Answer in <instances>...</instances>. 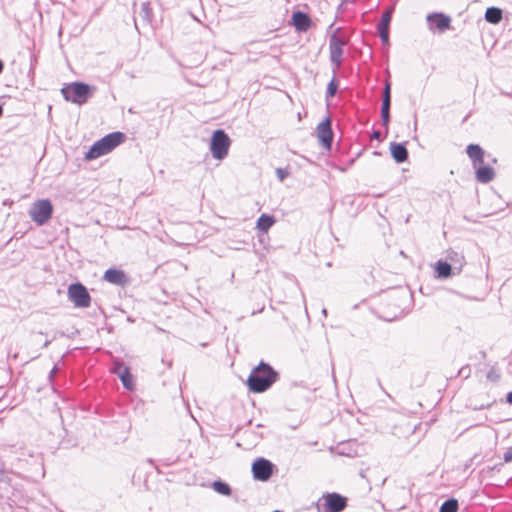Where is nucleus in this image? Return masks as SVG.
I'll list each match as a JSON object with an SVG mask.
<instances>
[{
  "instance_id": "9d476101",
  "label": "nucleus",
  "mask_w": 512,
  "mask_h": 512,
  "mask_svg": "<svg viewBox=\"0 0 512 512\" xmlns=\"http://www.w3.org/2000/svg\"><path fill=\"white\" fill-rule=\"evenodd\" d=\"M252 472L255 479L267 481L273 473V464L269 460L259 458L253 463Z\"/></svg>"
},
{
  "instance_id": "393cba45",
  "label": "nucleus",
  "mask_w": 512,
  "mask_h": 512,
  "mask_svg": "<svg viewBox=\"0 0 512 512\" xmlns=\"http://www.w3.org/2000/svg\"><path fill=\"white\" fill-rule=\"evenodd\" d=\"M338 89V82L335 78H333L327 85L326 90V99L332 98L335 96Z\"/></svg>"
},
{
  "instance_id": "f3484780",
  "label": "nucleus",
  "mask_w": 512,
  "mask_h": 512,
  "mask_svg": "<svg viewBox=\"0 0 512 512\" xmlns=\"http://www.w3.org/2000/svg\"><path fill=\"white\" fill-rule=\"evenodd\" d=\"M275 223V219L273 216L262 214L256 223V227L259 231L267 232Z\"/></svg>"
},
{
  "instance_id": "20e7f679",
  "label": "nucleus",
  "mask_w": 512,
  "mask_h": 512,
  "mask_svg": "<svg viewBox=\"0 0 512 512\" xmlns=\"http://www.w3.org/2000/svg\"><path fill=\"white\" fill-rule=\"evenodd\" d=\"M53 206L50 200L41 199L35 201L30 209L29 216L37 225H45L52 217Z\"/></svg>"
},
{
  "instance_id": "0eeeda50",
  "label": "nucleus",
  "mask_w": 512,
  "mask_h": 512,
  "mask_svg": "<svg viewBox=\"0 0 512 512\" xmlns=\"http://www.w3.org/2000/svg\"><path fill=\"white\" fill-rule=\"evenodd\" d=\"M67 295L68 299L77 308H88L91 304V296L87 288L81 283L70 284Z\"/></svg>"
},
{
  "instance_id": "2f4dec72",
  "label": "nucleus",
  "mask_w": 512,
  "mask_h": 512,
  "mask_svg": "<svg viewBox=\"0 0 512 512\" xmlns=\"http://www.w3.org/2000/svg\"><path fill=\"white\" fill-rule=\"evenodd\" d=\"M276 174L280 181H283L288 176V172L282 168H278Z\"/></svg>"
},
{
  "instance_id": "6e6552de",
  "label": "nucleus",
  "mask_w": 512,
  "mask_h": 512,
  "mask_svg": "<svg viewBox=\"0 0 512 512\" xmlns=\"http://www.w3.org/2000/svg\"><path fill=\"white\" fill-rule=\"evenodd\" d=\"M347 44V39L339 36L337 32L333 33L329 39V51H330V60L335 65L336 68H339L343 61V48Z\"/></svg>"
},
{
  "instance_id": "2eb2a0df",
  "label": "nucleus",
  "mask_w": 512,
  "mask_h": 512,
  "mask_svg": "<svg viewBox=\"0 0 512 512\" xmlns=\"http://www.w3.org/2000/svg\"><path fill=\"white\" fill-rule=\"evenodd\" d=\"M468 157L471 159L473 167L484 163V150L477 144H470L466 148Z\"/></svg>"
},
{
  "instance_id": "72a5a7b5",
  "label": "nucleus",
  "mask_w": 512,
  "mask_h": 512,
  "mask_svg": "<svg viewBox=\"0 0 512 512\" xmlns=\"http://www.w3.org/2000/svg\"><path fill=\"white\" fill-rule=\"evenodd\" d=\"M469 372H470L469 367H462V368L459 370V375H460V376H464V377H468Z\"/></svg>"
},
{
  "instance_id": "f8f14e48",
  "label": "nucleus",
  "mask_w": 512,
  "mask_h": 512,
  "mask_svg": "<svg viewBox=\"0 0 512 512\" xmlns=\"http://www.w3.org/2000/svg\"><path fill=\"white\" fill-rule=\"evenodd\" d=\"M474 168L476 169V180L480 183L487 184L495 178V171L490 166L479 164Z\"/></svg>"
},
{
  "instance_id": "b1692460",
  "label": "nucleus",
  "mask_w": 512,
  "mask_h": 512,
  "mask_svg": "<svg viewBox=\"0 0 512 512\" xmlns=\"http://www.w3.org/2000/svg\"><path fill=\"white\" fill-rule=\"evenodd\" d=\"M120 380L122 381V384L125 388L131 390L133 389V377L129 372V369H124L123 374L120 375Z\"/></svg>"
},
{
  "instance_id": "7ed1b4c3",
  "label": "nucleus",
  "mask_w": 512,
  "mask_h": 512,
  "mask_svg": "<svg viewBox=\"0 0 512 512\" xmlns=\"http://www.w3.org/2000/svg\"><path fill=\"white\" fill-rule=\"evenodd\" d=\"M93 88L83 82H73L61 89L63 98L74 104L83 105L92 96Z\"/></svg>"
},
{
  "instance_id": "a878e982",
  "label": "nucleus",
  "mask_w": 512,
  "mask_h": 512,
  "mask_svg": "<svg viewBox=\"0 0 512 512\" xmlns=\"http://www.w3.org/2000/svg\"><path fill=\"white\" fill-rule=\"evenodd\" d=\"M381 41L384 44L389 43V29L377 28Z\"/></svg>"
},
{
  "instance_id": "f03ea898",
  "label": "nucleus",
  "mask_w": 512,
  "mask_h": 512,
  "mask_svg": "<svg viewBox=\"0 0 512 512\" xmlns=\"http://www.w3.org/2000/svg\"><path fill=\"white\" fill-rule=\"evenodd\" d=\"M126 136L122 132H112L96 141L85 153V160H94L110 153L113 149L123 143Z\"/></svg>"
},
{
  "instance_id": "4c0bfd02",
  "label": "nucleus",
  "mask_w": 512,
  "mask_h": 512,
  "mask_svg": "<svg viewBox=\"0 0 512 512\" xmlns=\"http://www.w3.org/2000/svg\"><path fill=\"white\" fill-rule=\"evenodd\" d=\"M56 372H57V367L55 366V367L51 370L50 375H49V378H50V379H52V378L54 377V375L56 374Z\"/></svg>"
},
{
  "instance_id": "423d86ee",
  "label": "nucleus",
  "mask_w": 512,
  "mask_h": 512,
  "mask_svg": "<svg viewBox=\"0 0 512 512\" xmlns=\"http://www.w3.org/2000/svg\"><path fill=\"white\" fill-rule=\"evenodd\" d=\"M347 506V499L338 493L324 494L318 501L319 512H341Z\"/></svg>"
},
{
  "instance_id": "58836bf2",
  "label": "nucleus",
  "mask_w": 512,
  "mask_h": 512,
  "mask_svg": "<svg viewBox=\"0 0 512 512\" xmlns=\"http://www.w3.org/2000/svg\"><path fill=\"white\" fill-rule=\"evenodd\" d=\"M3 69H4V64H3V62L0 60V74L2 73Z\"/></svg>"
},
{
  "instance_id": "5701e85b",
  "label": "nucleus",
  "mask_w": 512,
  "mask_h": 512,
  "mask_svg": "<svg viewBox=\"0 0 512 512\" xmlns=\"http://www.w3.org/2000/svg\"><path fill=\"white\" fill-rule=\"evenodd\" d=\"M393 8L387 9L377 25V28L389 29V24L392 18Z\"/></svg>"
},
{
  "instance_id": "ea45409f",
  "label": "nucleus",
  "mask_w": 512,
  "mask_h": 512,
  "mask_svg": "<svg viewBox=\"0 0 512 512\" xmlns=\"http://www.w3.org/2000/svg\"><path fill=\"white\" fill-rule=\"evenodd\" d=\"M356 0H342V4L343 3H354Z\"/></svg>"
},
{
  "instance_id": "aec40b11",
  "label": "nucleus",
  "mask_w": 512,
  "mask_h": 512,
  "mask_svg": "<svg viewBox=\"0 0 512 512\" xmlns=\"http://www.w3.org/2000/svg\"><path fill=\"white\" fill-rule=\"evenodd\" d=\"M436 273L439 278H448L452 275V266L443 261H438L436 264Z\"/></svg>"
},
{
  "instance_id": "9b49d317",
  "label": "nucleus",
  "mask_w": 512,
  "mask_h": 512,
  "mask_svg": "<svg viewBox=\"0 0 512 512\" xmlns=\"http://www.w3.org/2000/svg\"><path fill=\"white\" fill-rule=\"evenodd\" d=\"M317 137L319 142L327 149H330L332 140H333V132L331 129V121L329 118H326L322 122H320L316 128Z\"/></svg>"
},
{
  "instance_id": "412c9836",
  "label": "nucleus",
  "mask_w": 512,
  "mask_h": 512,
  "mask_svg": "<svg viewBox=\"0 0 512 512\" xmlns=\"http://www.w3.org/2000/svg\"><path fill=\"white\" fill-rule=\"evenodd\" d=\"M212 488L215 492L221 495L229 496L231 494L230 486L227 483L222 482L220 480L214 481L212 483Z\"/></svg>"
},
{
  "instance_id": "ddd939ff",
  "label": "nucleus",
  "mask_w": 512,
  "mask_h": 512,
  "mask_svg": "<svg viewBox=\"0 0 512 512\" xmlns=\"http://www.w3.org/2000/svg\"><path fill=\"white\" fill-rule=\"evenodd\" d=\"M103 279L111 284L123 286L127 282V277L122 270L108 269L105 271Z\"/></svg>"
},
{
  "instance_id": "6ab92c4d",
  "label": "nucleus",
  "mask_w": 512,
  "mask_h": 512,
  "mask_svg": "<svg viewBox=\"0 0 512 512\" xmlns=\"http://www.w3.org/2000/svg\"><path fill=\"white\" fill-rule=\"evenodd\" d=\"M138 16L144 23H151L153 12L149 2H143L141 4Z\"/></svg>"
},
{
  "instance_id": "c9c22d12",
  "label": "nucleus",
  "mask_w": 512,
  "mask_h": 512,
  "mask_svg": "<svg viewBox=\"0 0 512 512\" xmlns=\"http://www.w3.org/2000/svg\"><path fill=\"white\" fill-rule=\"evenodd\" d=\"M380 137H381V133H380V131H374V132L372 133V138H374V139H380Z\"/></svg>"
},
{
  "instance_id": "4be33fe9",
  "label": "nucleus",
  "mask_w": 512,
  "mask_h": 512,
  "mask_svg": "<svg viewBox=\"0 0 512 512\" xmlns=\"http://www.w3.org/2000/svg\"><path fill=\"white\" fill-rule=\"evenodd\" d=\"M458 501L454 498L446 500L440 507V512H457Z\"/></svg>"
},
{
  "instance_id": "f704fd0d",
  "label": "nucleus",
  "mask_w": 512,
  "mask_h": 512,
  "mask_svg": "<svg viewBox=\"0 0 512 512\" xmlns=\"http://www.w3.org/2000/svg\"><path fill=\"white\" fill-rule=\"evenodd\" d=\"M487 378H488V379H491V380H493V381H494V380L498 379V376H497V375H495L493 371H490V372L487 374Z\"/></svg>"
},
{
  "instance_id": "c85d7f7f",
  "label": "nucleus",
  "mask_w": 512,
  "mask_h": 512,
  "mask_svg": "<svg viewBox=\"0 0 512 512\" xmlns=\"http://www.w3.org/2000/svg\"><path fill=\"white\" fill-rule=\"evenodd\" d=\"M503 460L505 463H512V446L507 448L504 452Z\"/></svg>"
},
{
  "instance_id": "4468645a",
  "label": "nucleus",
  "mask_w": 512,
  "mask_h": 512,
  "mask_svg": "<svg viewBox=\"0 0 512 512\" xmlns=\"http://www.w3.org/2000/svg\"><path fill=\"white\" fill-rule=\"evenodd\" d=\"M293 25L297 31L305 32L311 26L309 16L301 11L294 12L292 15Z\"/></svg>"
},
{
  "instance_id": "a211bd4d",
  "label": "nucleus",
  "mask_w": 512,
  "mask_h": 512,
  "mask_svg": "<svg viewBox=\"0 0 512 512\" xmlns=\"http://www.w3.org/2000/svg\"><path fill=\"white\" fill-rule=\"evenodd\" d=\"M485 20L492 24H498L502 20V10L497 7H489L485 12Z\"/></svg>"
},
{
  "instance_id": "a19ab883",
  "label": "nucleus",
  "mask_w": 512,
  "mask_h": 512,
  "mask_svg": "<svg viewBox=\"0 0 512 512\" xmlns=\"http://www.w3.org/2000/svg\"><path fill=\"white\" fill-rule=\"evenodd\" d=\"M2 114H3V108H2V106L0 105V117L2 116Z\"/></svg>"
},
{
  "instance_id": "f257e3e1",
  "label": "nucleus",
  "mask_w": 512,
  "mask_h": 512,
  "mask_svg": "<svg viewBox=\"0 0 512 512\" xmlns=\"http://www.w3.org/2000/svg\"><path fill=\"white\" fill-rule=\"evenodd\" d=\"M278 379V373L267 363L261 361L255 367L248 379L247 385L250 391L262 393L268 390Z\"/></svg>"
},
{
  "instance_id": "c756f323",
  "label": "nucleus",
  "mask_w": 512,
  "mask_h": 512,
  "mask_svg": "<svg viewBox=\"0 0 512 512\" xmlns=\"http://www.w3.org/2000/svg\"><path fill=\"white\" fill-rule=\"evenodd\" d=\"M391 100L382 99L381 112H390Z\"/></svg>"
},
{
  "instance_id": "cd10ccee",
  "label": "nucleus",
  "mask_w": 512,
  "mask_h": 512,
  "mask_svg": "<svg viewBox=\"0 0 512 512\" xmlns=\"http://www.w3.org/2000/svg\"><path fill=\"white\" fill-rule=\"evenodd\" d=\"M124 369H129V368L120 362H115L114 367L112 368V372L117 374L118 377H120V375L123 374Z\"/></svg>"
},
{
  "instance_id": "bb28decb",
  "label": "nucleus",
  "mask_w": 512,
  "mask_h": 512,
  "mask_svg": "<svg viewBox=\"0 0 512 512\" xmlns=\"http://www.w3.org/2000/svg\"><path fill=\"white\" fill-rule=\"evenodd\" d=\"M449 259L451 261L455 260L456 262L459 263L458 272H460L464 257L462 255H459L457 252H451L449 254Z\"/></svg>"
},
{
  "instance_id": "7c9ffc66",
  "label": "nucleus",
  "mask_w": 512,
  "mask_h": 512,
  "mask_svg": "<svg viewBox=\"0 0 512 512\" xmlns=\"http://www.w3.org/2000/svg\"><path fill=\"white\" fill-rule=\"evenodd\" d=\"M390 83L387 82L385 84L384 90H383V99L391 100V94H390Z\"/></svg>"
},
{
  "instance_id": "39448f33",
  "label": "nucleus",
  "mask_w": 512,
  "mask_h": 512,
  "mask_svg": "<svg viewBox=\"0 0 512 512\" xmlns=\"http://www.w3.org/2000/svg\"><path fill=\"white\" fill-rule=\"evenodd\" d=\"M231 140L224 130L218 129L213 132L210 151L214 159L222 160L228 155Z\"/></svg>"
},
{
  "instance_id": "473e14b6",
  "label": "nucleus",
  "mask_w": 512,
  "mask_h": 512,
  "mask_svg": "<svg viewBox=\"0 0 512 512\" xmlns=\"http://www.w3.org/2000/svg\"><path fill=\"white\" fill-rule=\"evenodd\" d=\"M381 118L383 125L388 127L390 121V112H381Z\"/></svg>"
},
{
  "instance_id": "1a4fd4ad",
  "label": "nucleus",
  "mask_w": 512,
  "mask_h": 512,
  "mask_svg": "<svg viewBox=\"0 0 512 512\" xmlns=\"http://www.w3.org/2000/svg\"><path fill=\"white\" fill-rule=\"evenodd\" d=\"M426 19L431 31L443 33L451 27V18L443 13L428 14Z\"/></svg>"
},
{
  "instance_id": "dca6fc26",
  "label": "nucleus",
  "mask_w": 512,
  "mask_h": 512,
  "mask_svg": "<svg viewBox=\"0 0 512 512\" xmlns=\"http://www.w3.org/2000/svg\"><path fill=\"white\" fill-rule=\"evenodd\" d=\"M390 151L393 159L397 163H403L408 158V151L403 144L400 143H391Z\"/></svg>"
},
{
  "instance_id": "e433bc0d",
  "label": "nucleus",
  "mask_w": 512,
  "mask_h": 512,
  "mask_svg": "<svg viewBox=\"0 0 512 512\" xmlns=\"http://www.w3.org/2000/svg\"><path fill=\"white\" fill-rule=\"evenodd\" d=\"M506 400L509 404H512V391L507 394Z\"/></svg>"
}]
</instances>
